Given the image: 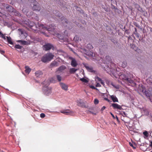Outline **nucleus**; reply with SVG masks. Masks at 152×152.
<instances>
[{
    "label": "nucleus",
    "mask_w": 152,
    "mask_h": 152,
    "mask_svg": "<svg viewBox=\"0 0 152 152\" xmlns=\"http://www.w3.org/2000/svg\"><path fill=\"white\" fill-rule=\"evenodd\" d=\"M74 40L75 42H78L79 41H81V39L78 36L76 35L74 37Z\"/></svg>",
    "instance_id": "b1692460"
},
{
    "label": "nucleus",
    "mask_w": 152,
    "mask_h": 152,
    "mask_svg": "<svg viewBox=\"0 0 152 152\" xmlns=\"http://www.w3.org/2000/svg\"><path fill=\"white\" fill-rule=\"evenodd\" d=\"M111 113V115L112 116V117L114 119H115V117L114 115L112 113Z\"/></svg>",
    "instance_id": "3c124183"
},
{
    "label": "nucleus",
    "mask_w": 152,
    "mask_h": 152,
    "mask_svg": "<svg viewBox=\"0 0 152 152\" xmlns=\"http://www.w3.org/2000/svg\"><path fill=\"white\" fill-rule=\"evenodd\" d=\"M116 118L117 120L118 121H119L118 118V117L116 116Z\"/></svg>",
    "instance_id": "4d7b16f0"
},
{
    "label": "nucleus",
    "mask_w": 152,
    "mask_h": 152,
    "mask_svg": "<svg viewBox=\"0 0 152 152\" xmlns=\"http://www.w3.org/2000/svg\"><path fill=\"white\" fill-rule=\"evenodd\" d=\"M6 8L7 11L10 12H14L16 13L15 14L17 16H19L20 15V13L16 11L15 9H14L12 6H10L9 5L7 4L6 7Z\"/></svg>",
    "instance_id": "20e7f679"
},
{
    "label": "nucleus",
    "mask_w": 152,
    "mask_h": 152,
    "mask_svg": "<svg viewBox=\"0 0 152 152\" xmlns=\"http://www.w3.org/2000/svg\"><path fill=\"white\" fill-rule=\"evenodd\" d=\"M134 25L136 27H138V28H139L140 27V26L139 25H138V24H137L136 23H134Z\"/></svg>",
    "instance_id": "a19ab883"
},
{
    "label": "nucleus",
    "mask_w": 152,
    "mask_h": 152,
    "mask_svg": "<svg viewBox=\"0 0 152 152\" xmlns=\"http://www.w3.org/2000/svg\"><path fill=\"white\" fill-rule=\"evenodd\" d=\"M58 66V64L56 61H53L50 65V66L51 67H56Z\"/></svg>",
    "instance_id": "f3484780"
},
{
    "label": "nucleus",
    "mask_w": 152,
    "mask_h": 152,
    "mask_svg": "<svg viewBox=\"0 0 152 152\" xmlns=\"http://www.w3.org/2000/svg\"><path fill=\"white\" fill-rule=\"evenodd\" d=\"M106 107L105 106H103L101 109V110L102 111L105 109Z\"/></svg>",
    "instance_id": "49530a36"
},
{
    "label": "nucleus",
    "mask_w": 152,
    "mask_h": 152,
    "mask_svg": "<svg viewBox=\"0 0 152 152\" xmlns=\"http://www.w3.org/2000/svg\"><path fill=\"white\" fill-rule=\"evenodd\" d=\"M80 80L83 82H84L85 83H87L88 82V81L87 79L84 78H80Z\"/></svg>",
    "instance_id": "bb28decb"
},
{
    "label": "nucleus",
    "mask_w": 152,
    "mask_h": 152,
    "mask_svg": "<svg viewBox=\"0 0 152 152\" xmlns=\"http://www.w3.org/2000/svg\"><path fill=\"white\" fill-rule=\"evenodd\" d=\"M131 45V47L132 48H133L134 50H136V48L135 47V46L134 45Z\"/></svg>",
    "instance_id": "37998d69"
},
{
    "label": "nucleus",
    "mask_w": 152,
    "mask_h": 152,
    "mask_svg": "<svg viewBox=\"0 0 152 152\" xmlns=\"http://www.w3.org/2000/svg\"><path fill=\"white\" fill-rule=\"evenodd\" d=\"M29 24L30 27H32L34 26L35 24L34 22H31L30 23H29Z\"/></svg>",
    "instance_id": "c9c22d12"
},
{
    "label": "nucleus",
    "mask_w": 152,
    "mask_h": 152,
    "mask_svg": "<svg viewBox=\"0 0 152 152\" xmlns=\"http://www.w3.org/2000/svg\"><path fill=\"white\" fill-rule=\"evenodd\" d=\"M99 100L97 99H95L94 100V103L95 104H96L98 103Z\"/></svg>",
    "instance_id": "e433bc0d"
},
{
    "label": "nucleus",
    "mask_w": 152,
    "mask_h": 152,
    "mask_svg": "<svg viewBox=\"0 0 152 152\" xmlns=\"http://www.w3.org/2000/svg\"><path fill=\"white\" fill-rule=\"evenodd\" d=\"M101 86L100 84L99 83H97L96 85V87H100Z\"/></svg>",
    "instance_id": "a18cd8bd"
},
{
    "label": "nucleus",
    "mask_w": 152,
    "mask_h": 152,
    "mask_svg": "<svg viewBox=\"0 0 152 152\" xmlns=\"http://www.w3.org/2000/svg\"><path fill=\"white\" fill-rule=\"evenodd\" d=\"M150 146L152 148V141H151V144H150Z\"/></svg>",
    "instance_id": "6e6d98bb"
},
{
    "label": "nucleus",
    "mask_w": 152,
    "mask_h": 152,
    "mask_svg": "<svg viewBox=\"0 0 152 152\" xmlns=\"http://www.w3.org/2000/svg\"><path fill=\"white\" fill-rule=\"evenodd\" d=\"M43 89L45 94L47 96L49 95L51 92V88L50 87H45Z\"/></svg>",
    "instance_id": "6e6552de"
},
{
    "label": "nucleus",
    "mask_w": 152,
    "mask_h": 152,
    "mask_svg": "<svg viewBox=\"0 0 152 152\" xmlns=\"http://www.w3.org/2000/svg\"><path fill=\"white\" fill-rule=\"evenodd\" d=\"M66 68V67L65 66L62 65L60 66L59 67L57 70L56 71V72L58 71H62V70L65 69Z\"/></svg>",
    "instance_id": "5701e85b"
},
{
    "label": "nucleus",
    "mask_w": 152,
    "mask_h": 152,
    "mask_svg": "<svg viewBox=\"0 0 152 152\" xmlns=\"http://www.w3.org/2000/svg\"><path fill=\"white\" fill-rule=\"evenodd\" d=\"M100 83H101L104 86V82L103 81H102V80L100 82Z\"/></svg>",
    "instance_id": "8fccbe9b"
},
{
    "label": "nucleus",
    "mask_w": 152,
    "mask_h": 152,
    "mask_svg": "<svg viewBox=\"0 0 152 152\" xmlns=\"http://www.w3.org/2000/svg\"><path fill=\"white\" fill-rule=\"evenodd\" d=\"M17 42L23 45H28L29 44V43L28 42L24 40H18Z\"/></svg>",
    "instance_id": "f8f14e48"
},
{
    "label": "nucleus",
    "mask_w": 152,
    "mask_h": 152,
    "mask_svg": "<svg viewBox=\"0 0 152 152\" xmlns=\"http://www.w3.org/2000/svg\"><path fill=\"white\" fill-rule=\"evenodd\" d=\"M38 25L39 29H46L48 31H53L55 28L56 26L52 25H50L49 26L45 27L43 24H39L38 23Z\"/></svg>",
    "instance_id": "f03ea898"
},
{
    "label": "nucleus",
    "mask_w": 152,
    "mask_h": 152,
    "mask_svg": "<svg viewBox=\"0 0 152 152\" xmlns=\"http://www.w3.org/2000/svg\"><path fill=\"white\" fill-rule=\"evenodd\" d=\"M57 37L60 40V41L61 42H63L64 41L66 40V39H64L62 36H61L60 34H58L57 35Z\"/></svg>",
    "instance_id": "6ab92c4d"
},
{
    "label": "nucleus",
    "mask_w": 152,
    "mask_h": 152,
    "mask_svg": "<svg viewBox=\"0 0 152 152\" xmlns=\"http://www.w3.org/2000/svg\"><path fill=\"white\" fill-rule=\"evenodd\" d=\"M69 59L72 60L71 64V66L74 67H76L77 65V64L76 60L72 57H69Z\"/></svg>",
    "instance_id": "9d476101"
},
{
    "label": "nucleus",
    "mask_w": 152,
    "mask_h": 152,
    "mask_svg": "<svg viewBox=\"0 0 152 152\" xmlns=\"http://www.w3.org/2000/svg\"><path fill=\"white\" fill-rule=\"evenodd\" d=\"M61 112L66 115H69L72 112L69 110H66L61 111Z\"/></svg>",
    "instance_id": "2eb2a0df"
},
{
    "label": "nucleus",
    "mask_w": 152,
    "mask_h": 152,
    "mask_svg": "<svg viewBox=\"0 0 152 152\" xmlns=\"http://www.w3.org/2000/svg\"><path fill=\"white\" fill-rule=\"evenodd\" d=\"M127 81L129 82V83H134L133 81L131 80L129 78V81Z\"/></svg>",
    "instance_id": "79ce46f5"
},
{
    "label": "nucleus",
    "mask_w": 152,
    "mask_h": 152,
    "mask_svg": "<svg viewBox=\"0 0 152 152\" xmlns=\"http://www.w3.org/2000/svg\"><path fill=\"white\" fill-rule=\"evenodd\" d=\"M111 98L114 102H118V100L115 96L112 95L110 96Z\"/></svg>",
    "instance_id": "a211bd4d"
},
{
    "label": "nucleus",
    "mask_w": 152,
    "mask_h": 152,
    "mask_svg": "<svg viewBox=\"0 0 152 152\" xmlns=\"http://www.w3.org/2000/svg\"><path fill=\"white\" fill-rule=\"evenodd\" d=\"M96 79L98 81L100 82L102 80L99 77H97Z\"/></svg>",
    "instance_id": "c03bdc74"
},
{
    "label": "nucleus",
    "mask_w": 152,
    "mask_h": 152,
    "mask_svg": "<svg viewBox=\"0 0 152 152\" xmlns=\"http://www.w3.org/2000/svg\"><path fill=\"white\" fill-rule=\"evenodd\" d=\"M86 48L89 49H91L93 48L92 45L90 43L87 45Z\"/></svg>",
    "instance_id": "cd10ccee"
},
{
    "label": "nucleus",
    "mask_w": 152,
    "mask_h": 152,
    "mask_svg": "<svg viewBox=\"0 0 152 152\" xmlns=\"http://www.w3.org/2000/svg\"><path fill=\"white\" fill-rule=\"evenodd\" d=\"M101 42H103V41H101Z\"/></svg>",
    "instance_id": "680f3d73"
},
{
    "label": "nucleus",
    "mask_w": 152,
    "mask_h": 152,
    "mask_svg": "<svg viewBox=\"0 0 152 152\" xmlns=\"http://www.w3.org/2000/svg\"><path fill=\"white\" fill-rule=\"evenodd\" d=\"M7 39L8 42L11 45H13V43L12 40L11 38L10 37H6Z\"/></svg>",
    "instance_id": "4be33fe9"
},
{
    "label": "nucleus",
    "mask_w": 152,
    "mask_h": 152,
    "mask_svg": "<svg viewBox=\"0 0 152 152\" xmlns=\"http://www.w3.org/2000/svg\"><path fill=\"white\" fill-rule=\"evenodd\" d=\"M61 19L62 23L63 25L64 26L66 27L67 28H68L69 29H71V27H69L68 26V21L64 17H62Z\"/></svg>",
    "instance_id": "423d86ee"
},
{
    "label": "nucleus",
    "mask_w": 152,
    "mask_h": 152,
    "mask_svg": "<svg viewBox=\"0 0 152 152\" xmlns=\"http://www.w3.org/2000/svg\"><path fill=\"white\" fill-rule=\"evenodd\" d=\"M0 35L2 38H3L5 40L6 39V37L0 31Z\"/></svg>",
    "instance_id": "c756f323"
},
{
    "label": "nucleus",
    "mask_w": 152,
    "mask_h": 152,
    "mask_svg": "<svg viewBox=\"0 0 152 152\" xmlns=\"http://www.w3.org/2000/svg\"><path fill=\"white\" fill-rule=\"evenodd\" d=\"M150 31L151 32H152V28H151L150 29Z\"/></svg>",
    "instance_id": "052dcab7"
},
{
    "label": "nucleus",
    "mask_w": 152,
    "mask_h": 152,
    "mask_svg": "<svg viewBox=\"0 0 152 152\" xmlns=\"http://www.w3.org/2000/svg\"><path fill=\"white\" fill-rule=\"evenodd\" d=\"M25 69H26L25 70V72L28 74L30 73L31 70V69L28 66H25Z\"/></svg>",
    "instance_id": "412c9836"
},
{
    "label": "nucleus",
    "mask_w": 152,
    "mask_h": 152,
    "mask_svg": "<svg viewBox=\"0 0 152 152\" xmlns=\"http://www.w3.org/2000/svg\"><path fill=\"white\" fill-rule=\"evenodd\" d=\"M111 105L114 109H118L120 110H122L123 109L121 106L116 103H113Z\"/></svg>",
    "instance_id": "1a4fd4ad"
},
{
    "label": "nucleus",
    "mask_w": 152,
    "mask_h": 152,
    "mask_svg": "<svg viewBox=\"0 0 152 152\" xmlns=\"http://www.w3.org/2000/svg\"><path fill=\"white\" fill-rule=\"evenodd\" d=\"M150 152H152V151H151Z\"/></svg>",
    "instance_id": "e2e57ef3"
},
{
    "label": "nucleus",
    "mask_w": 152,
    "mask_h": 152,
    "mask_svg": "<svg viewBox=\"0 0 152 152\" xmlns=\"http://www.w3.org/2000/svg\"><path fill=\"white\" fill-rule=\"evenodd\" d=\"M56 77L58 81H61L62 80V77L60 75H56Z\"/></svg>",
    "instance_id": "c85d7f7f"
},
{
    "label": "nucleus",
    "mask_w": 152,
    "mask_h": 152,
    "mask_svg": "<svg viewBox=\"0 0 152 152\" xmlns=\"http://www.w3.org/2000/svg\"><path fill=\"white\" fill-rule=\"evenodd\" d=\"M40 116L42 118H44L45 116V115L44 113H42L40 114Z\"/></svg>",
    "instance_id": "4c0bfd02"
},
{
    "label": "nucleus",
    "mask_w": 152,
    "mask_h": 152,
    "mask_svg": "<svg viewBox=\"0 0 152 152\" xmlns=\"http://www.w3.org/2000/svg\"><path fill=\"white\" fill-rule=\"evenodd\" d=\"M77 70V69H76L75 68H70L69 70V72L70 74L74 73Z\"/></svg>",
    "instance_id": "a878e982"
},
{
    "label": "nucleus",
    "mask_w": 152,
    "mask_h": 152,
    "mask_svg": "<svg viewBox=\"0 0 152 152\" xmlns=\"http://www.w3.org/2000/svg\"><path fill=\"white\" fill-rule=\"evenodd\" d=\"M120 78L123 80H125L126 81L129 80V78L124 74L121 75L120 76Z\"/></svg>",
    "instance_id": "dca6fc26"
},
{
    "label": "nucleus",
    "mask_w": 152,
    "mask_h": 152,
    "mask_svg": "<svg viewBox=\"0 0 152 152\" xmlns=\"http://www.w3.org/2000/svg\"><path fill=\"white\" fill-rule=\"evenodd\" d=\"M61 88L64 90L66 91L68 90V86L66 84L61 83H60Z\"/></svg>",
    "instance_id": "ddd939ff"
},
{
    "label": "nucleus",
    "mask_w": 152,
    "mask_h": 152,
    "mask_svg": "<svg viewBox=\"0 0 152 152\" xmlns=\"http://www.w3.org/2000/svg\"><path fill=\"white\" fill-rule=\"evenodd\" d=\"M52 18H56V17L55 16H54V15H53V16H52Z\"/></svg>",
    "instance_id": "13d9d810"
},
{
    "label": "nucleus",
    "mask_w": 152,
    "mask_h": 152,
    "mask_svg": "<svg viewBox=\"0 0 152 152\" xmlns=\"http://www.w3.org/2000/svg\"><path fill=\"white\" fill-rule=\"evenodd\" d=\"M55 15L56 16H57V17L58 18H60L62 15L59 12H57Z\"/></svg>",
    "instance_id": "2f4dec72"
},
{
    "label": "nucleus",
    "mask_w": 152,
    "mask_h": 152,
    "mask_svg": "<svg viewBox=\"0 0 152 152\" xmlns=\"http://www.w3.org/2000/svg\"><path fill=\"white\" fill-rule=\"evenodd\" d=\"M22 11H23V12H24V13L25 12H24V9H23V10H22Z\"/></svg>",
    "instance_id": "bf43d9fd"
},
{
    "label": "nucleus",
    "mask_w": 152,
    "mask_h": 152,
    "mask_svg": "<svg viewBox=\"0 0 152 152\" xmlns=\"http://www.w3.org/2000/svg\"><path fill=\"white\" fill-rule=\"evenodd\" d=\"M31 3H33V6L32 9L34 10L39 11L41 10V7L39 6V4L35 0H29Z\"/></svg>",
    "instance_id": "7ed1b4c3"
},
{
    "label": "nucleus",
    "mask_w": 152,
    "mask_h": 152,
    "mask_svg": "<svg viewBox=\"0 0 152 152\" xmlns=\"http://www.w3.org/2000/svg\"><path fill=\"white\" fill-rule=\"evenodd\" d=\"M77 105L78 106L82 107H86V106L85 105V104L83 102L81 101L80 100L77 102Z\"/></svg>",
    "instance_id": "4468645a"
},
{
    "label": "nucleus",
    "mask_w": 152,
    "mask_h": 152,
    "mask_svg": "<svg viewBox=\"0 0 152 152\" xmlns=\"http://www.w3.org/2000/svg\"><path fill=\"white\" fill-rule=\"evenodd\" d=\"M122 115L124 116H126V114L124 112H123V113Z\"/></svg>",
    "instance_id": "09e8293b"
},
{
    "label": "nucleus",
    "mask_w": 152,
    "mask_h": 152,
    "mask_svg": "<svg viewBox=\"0 0 152 152\" xmlns=\"http://www.w3.org/2000/svg\"><path fill=\"white\" fill-rule=\"evenodd\" d=\"M44 49L45 50H48L53 48V45L50 43H47L43 46Z\"/></svg>",
    "instance_id": "0eeeda50"
},
{
    "label": "nucleus",
    "mask_w": 152,
    "mask_h": 152,
    "mask_svg": "<svg viewBox=\"0 0 152 152\" xmlns=\"http://www.w3.org/2000/svg\"><path fill=\"white\" fill-rule=\"evenodd\" d=\"M105 99L108 102H110V100L107 98H106Z\"/></svg>",
    "instance_id": "603ef678"
},
{
    "label": "nucleus",
    "mask_w": 152,
    "mask_h": 152,
    "mask_svg": "<svg viewBox=\"0 0 152 152\" xmlns=\"http://www.w3.org/2000/svg\"><path fill=\"white\" fill-rule=\"evenodd\" d=\"M85 67L88 71L90 72H93L94 71L93 68L91 67H90L87 66H86Z\"/></svg>",
    "instance_id": "393cba45"
},
{
    "label": "nucleus",
    "mask_w": 152,
    "mask_h": 152,
    "mask_svg": "<svg viewBox=\"0 0 152 152\" xmlns=\"http://www.w3.org/2000/svg\"><path fill=\"white\" fill-rule=\"evenodd\" d=\"M135 29V32L134 33H137V29L136 28H134Z\"/></svg>",
    "instance_id": "864d4df0"
},
{
    "label": "nucleus",
    "mask_w": 152,
    "mask_h": 152,
    "mask_svg": "<svg viewBox=\"0 0 152 152\" xmlns=\"http://www.w3.org/2000/svg\"><path fill=\"white\" fill-rule=\"evenodd\" d=\"M127 65V62L126 61H124L122 64V66L124 68L126 67Z\"/></svg>",
    "instance_id": "7c9ffc66"
},
{
    "label": "nucleus",
    "mask_w": 152,
    "mask_h": 152,
    "mask_svg": "<svg viewBox=\"0 0 152 152\" xmlns=\"http://www.w3.org/2000/svg\"><path fill=\"white\" fill-rule=\"evenodd\" d=\"M143 134L146 137H147L148 136V133L147 131H145V132H143Z\"/></svg>",
    "instance_id": "f704fd0d"
},
{
    "label": "nucleus",
    "mask_w": 152,
    "mask_h": 152,
    "mask_svg": "<svg viewBox=\"0 0 152 152\" xmlns=\"http://www.w3.org/2000/svg\"><path fill=\"white\" fill-rule=\"evenodd\" d=\"M91 88L92 89H96V88L95 87L93 86H91Z\"/></svg>",
    "instance_id": "5fc2aeb1"
},
{
    "label": "nucleus",
    "mask_w": 152,
    "mask_h": 152,
    "mask_svg": "<svg viewBox=\"0 0 152 152\" xmlns=\"http://www.w3.org/2000/svg\"><path fill=\"white\" fill-rule=\"evenodd\" d=\"M142 92L144 93L147 97H150L152 96V95L151 94L150 91H146L145 88H143Z\"/></svg>",
    "instance_id": "9b49d317"
},
{
    "label": "nucleus",
    "mask_w": 152,
    "mask_h": 152,
    "mask_svg": "<svg viewBox=\"0 0 152 152\" xmlns=\"http://www.w3.org/2000/svg\"><path fill=\"white\" fill-rule=\"evenodd\" d=\"M129 144L132 147H133V148L134 149H136V147H134L133 145L131 142H129Z\"/></svg>",
    "instance_id": "ea45409f"
},
{
    "label": "nucleus",
    "mask_w": 152,
    "mask_h": 152,
    "mask_svg": "<svg viewBox=\"0 0 152 152\" xmlns=\"http://www.w3.org/2000/svg\"><path fill=\"white\" fill-rule=\"evenodd\" d=\"M35 73V76L37 77H39L42 75V72L40 71H37Z\"/></svg>",
    "instance_id": "aec40b11"
},
{
    "label": "nucleus",
    "mask_w": 152,
    "mask_h": 152,
    "mask_svg": "<svg viewBox=\"0 0 152 152\" xmlns=\"http://www.w3.org/2000/svg\"><path fill=\"white\" fill-rule=\"evenodd\" d=\"M106 58L107 60L109 62H110L111 61V59L110 57L109 56H106Z\"/></svg>",
    "instance_id": "72a5a7b5"
},
{
    "label": "nucleus",
    "mask_w": 152,
    "mask_h": 152,
    "mask_svg": "<svg viewBox=\"0 0 152 152\" xmlns=\"http://www.w3.org/2000/svg\"><path fill=\"white\" fill-rule=\"evenodd\" d=\"M134 34H135V36L137 38H140L139 34L137 33H134Z\"/></svg>",
    "instance_id": "58836bf2"
},
{
    "label": "nucleus",
    "mask_w": 152,
    "mask_h": 152,
    "mask_svg": "<svg viewBox=\"0 0 152 152\" xmlns=\"http://www.w3.org/2000/svg\"><path fill=\"white\" fill-rule=\"evenodd\" d=\"M15 48L17 49H21L22 48V46L19 45H16L15 46Z\"/></svg>",
    "instance_id": "473e14b6"
},
{
    "label": "nucleus",
    "mask_w": 152,
    "mask_h": 152,
    "mask_svg": "<svg viewBox=\"0 0 152 152\" xmlns=\"http://www.w3.org/2000/svg\"><path fill=\"white\" fill-rule=\"evenodd\" d=\"M20 36L22 39H25L27 36V34L22 29L19 28L18 29Z\"/></svg>",
    "instance_id": "39448f33"
},
{
    "label": "nucleus",
    "mask_w": 152,
    "mask_h": 152,
    "mask_svg": "<svg viewBox=\"0 0 152 152\" xmlns=\"http://www.w3.org/2000/svg\"><path fill=\"white\" fill-rule=\"evenodd\" d=\"M0 52L2 54H3L4 53V51L1 50H0Z\"/></svg>",
    "instance_id": "de8ad7c7"
},
{
    "label": "nucleus",
    "mask_w": 152,
    "mask_h": 152,
    "mask_svg": "<svg viewBox=\"0 0 152 152\" xmlns=\"http://www.w3.org/2000/svg\"><path fill=\"white\" fill-rule=\"evenodd\" d=\"M54 56V55L52 53H47L42 57L41 61L45 63L47 61H50L53 59Z\"/></svg>",
    "instance_id": "f257e3e1"
}]
</instances>
